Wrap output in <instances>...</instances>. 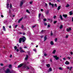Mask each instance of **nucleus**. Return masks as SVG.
Listing matches in <instances>:
<instances>
[{
    "label": "nucleus",
    "mask_w": 73,
    "mask_h": 73,
    "mask_svg": "<svg viewBox=\"0 0 73 73\" xmlns=\"http://www.w3.org/2000/svg\"><path fill=\"white\" fill-rule=\"evenodd\" d=\"M1 66H3V65H4L2 63H1Z\"/></svg>",
    "instance_id": "53"
},
{
    "label": "nucleus",
    "mask_w": 73,
    "mask_h": 73,
    "mask_svg": "<svg viewBox=\"0 0 73 73\" xmlns=\"http://www.w3.org/2000/svg\"><path fill=\"white\" fill-rule=\"evenodd\" d=\"M10 72V70L9 69H7L6 71H5V73H9Z\"/></svg>",
    "instance_id": "4"
},
{
    "label": "nucleus",
    "mask_w": 73,
    "mask_h": 73,
    "mask_svg": "<svg viewBox=\"0 0 73 73\" xmlns=\"http://www.w3.org/2000/svg\"><path fill=\"white\" fill-rule=\"evenodd\" d=\"M56 50H54V51L52 52V53L53 54H55V53H56Z\"/></svg>",
    "instance_id": "23"
},
{
    "label": "nucleus",
    "mask_w": 73,
    "mask_h": 73,
    "mask_svg": "<svg viewBox=\"0 0 73 73\" xmlns=\"http://www.w3.org/2000/svg\"><path fill=\"white\" fill-rule=\"evenodd\" d=\"M20 52H21V53H24L25 52V51H24V50H20Z\"/></svg>",
    "instance_id": "21"
},
{
    "label": "nucleus",
    "mask_w": 73,
    "mask_h": 73,
    "mask_svg": "<svg viewBox=\"0 0 73 73\" xmlns=\"http://www.w3.org/2000/svg\"><path fill=\"white\" fill-rule=\"evenodd\" d=\"M42 12V11H43V9H41L40 10Z\"/></svg>",
    "instance_id": "62"
},
{
    "label": "nucleus",
    "mask_w": 73,
    "mask_h": 73,
    "mask_svg": "<svg viewBox=\"0 0 73 73\" xmlns=\"http://www.w3.org/2000/svg\"><path fill=\"white\" fill-rule=\"evenodd\" d=\"M19 49H17V52H19Z\"/></svg>",
    "instance_id": "51"
},
{
    "label": "nucleus",
    "mask_w": 73,
    "mask_h": 73,
    "mask_svg": "<svg viewBox=\"0 0 73 73\" xmlns=\"http://www.w3.org/2000/svg\"><path fill=\"white\" fill-rule=\"evenodd\" d=\"M69 7V4L67 5L66 6V7H67V8Z\"/></svg>",
    "instance_id": "31"
},
{
    "label": "nucleus",
    "mask_w": 73,
    "mask_h": 73,
    "mask_svg": "<svg viewBox=\"0 0 73 73\" xmlns=\"http://www.w3.org/2000/svg\"><path fill=\"white\" fill-rule=\"evenodd\" d=\"M70 13V16H71V15H73V13L72 12V11H70L69 12Z\"/></svg>",
    "instance_id": "19"
},
{
    "label": "nucleus",
    "mask_w": 73,
    "mask_h": 73,
    "mask_svg": "<svg viewBox=\"0 0 73 73\" xmlns=\"http://www.w3.org/2000/svg\"><path fill=\"white\" fill-rule=\"evenodd\" d=\"M45 13L46 15H48V13H49V11H48V10H47L45 11Z\"/></svg>",
    "instance_id": "17"
},
{
    "label": "nucleus",
    "mask_w": 73,
    "mask_h": 73,
    "mask_svg": "<svg viewBox=\"0 0 73 73\" xmlns=\"http://www.w3.org/2000/svg\"><path fill=\"white\" fill-rule=\"evenodd\" d=\"M71 30H72V28H68L66 29V31L67 32H69Z\"/></svg>",
    "instance_id": "7"
},
{
    "label": "nucleus",
    "mask_w": 73,
    "mask_h": 73,
    "mask_svg": "<svg viewBox=\"0 0 73 73\" xmlns=\"http://www.w3.org/2000/svg\"><path fill=\"white\" fill-rule=\"evenodd\" d=\"M72 22H73V17L72 18Z\"/></svg>",
    "instance_id": "64"
},
{
    "label": "nucleus",
    "mask_w": 73,
    "mask_h": 73,
    "mask_svg": "<svg viewBox=\"0 0 73 73\" xmlns=\"http://www.w3.org/2000/svg\"><path fill=\"white\" fill-rule=\"evenodd\" d=\"M63 59L64 60H66V58H63Z\"/></svg>",
    "instance_id": "48"
},
{
    "label": "nucleus",
    "mask_w": 73,
    "mask_h": 73,
    "mask_svg": "<svg viewBox=\"0 0 73 73\" xmlns=\"http://www.w3.org/2000/svg\"><path fill=\"white\" fill-rule=\"evenodd\" d=\"M50 44L51 45H54V43L53 41H51L50 42Z\"/></svg>",
    "instance_id": "14"
},
{
    "label": "nucleus",
    "mask_w": 73,
    "mask_h": 73,
    "mask_svg": "<svg viewBox=\"0 0 73 73\" xmlns=\"http://www.w3.org/2000/svg\"><path fill=\"white\" fill-rule=\"evenodd\" d=\"M18 26V25H15V28H17V27Z\"/></svg>",
    "instance_id": "57"
},
{
    "label": "nucleus",
    "mask_w": 73,
    "mask_h": 73,
    "mask_svg": "<svg viewBox=\"0 0 73 73\" xmlns=\"http://www.w3.org/2000/svg\"><path fill=\"white\" fill-rule=\"evenodd\" d=\"M29 57L28 56V55H26V56L25 58V60H28Z\"/></svg>",
    "instance_id": "8"
},
{
    "label": "nucleus",
    "mask_w": 73,
    "mask_h": 73,
    "mask_svg": "<svg viewBox=\"0 0 73 73\" xmlns=\"http://www.w3.org/2000/svg\"><path fill=\"white\" fill-rule=\"evenodd\" d=\"M26 40V38L25 36H23V37L20 38L19 40V43H21L22 41L23 42H24Z\"/></svg>",
    "instance_id": "2"
},
{
    "label": "nucleus",
    "mask_w": 73,
    "mask_h": 73,
    "mask_svg": "<svg viewBox=\"0 0 73 73\" xmlns=\"http://www.w3.org/2000/svg\"><path fill=\"white\" fill-rule=\"evenodd\" d=\"M59 70H62V68H61V67H59Z\"/></svg>",
    "instance_id": "33"
},
{
    "label": "nucleus",
    "mask_w": 73,
    "mask_h": 73,
    "mask_svg": "<svg viewBox=\"0 0 73 73\" xmlns=\"http://www.w3.org/2000/svg\"><path fill=\"white\" fill-rule=\"evenodd\" d=\"M57 21H54V24H56V23H57Z\"/></svg>",
    "instance_id": "30"
},
{
    "label": "nucleus",
    "mask_w": 73,
    "mask_h": 73,
    "mask_svg": "<svg viewBox=\"0 0 73 73\" xmlns=\"http://www.w3.org/2000/svg\"><path fill=\"white\" fill-rule=\"evenodd\" d=\"M9 73H15V72L13 71V70H12L11 71H10Z\"/></svg>",
    "instance_id": "20"
},
{
    "label": "nucleus",
    "mask_w": 73,
    "mask_h": 73,
    "mask_svg": "<svg viewBox=\"0 0 73 73\" xmlns=\"http://www.w3.org/2000/svg\"><path fill=\"white\" fill-rule=\"evenodd\" d=\"M7 8H9V6H7Z\"/></svg>",
    "instance_id": "63"
},
{
    "label": "nucleus",
    "mask_w": 73,
    "mask_h": 73,
    "mask_svg": "<svg viewBox=\"0 0 73 73\" xmlns=\"http://www.w3.org/2000/svg\"><path fill=\"white\" fill-rule=\"evenodd\" d=\"M21 28H22V29H23V28H24V25H22Z\"/></svg>",
    "instance_id": "35"
},
{
    "label": "nucleus",
    "mask_w": 73,
    "mask_h": 73,
    "mask_svg": "<svg viewBox=\"0 0 73 73\" xmlns=\"http://www.w3.org/2000/svg\"><path fill=\"white\" fill-rule=\"evenodd\" d=\"M23 18H22L19 20L18 21V23H20V21H22V20H23Z\"/></svg>",
    "instance_id": "11"
},
{
    "label": "nucleus",
    "mask_w": 73,
    "mask_h": 73,
    "mask_svg": "<svg viewBox=\"0 0 73 73\" xmlns=\"http://www.w3.org/2000/svg\"><path fill=\"white\" fill-rule=\"evenodd\" d=\"M23 66V67L25 68H26V69L27 70L29 69H30V68H32L31 66H30V67H29V66H27V63H26L25 62L19 65L18 66V68H21V66Z\"/></svg>",
    "instance_id": "1"
},
{
    "label": "nucleus",
    "mask_w": 73,
    "mask_h": 73,
    "mask_svg": "<svg viewBox=\"0 0 73 73\" xmlns=\"http://www.w3.org/2000/svg\"><path fill=\"white\" fill-rule=\"evenodd\" d=\"M33 51H34V52H36V49H34L33 50Z\"/></svg>",
    "instance_id": "58"
},
{
    "label": "nucleus",
    "mask_w": 73,
    "mask_h": 73,
    "mask_svg": "<svg viewBox=\"0 0 73 73\" xmlns=\"http://www.w3.org/2000/svg\"><path fill=\"white\" fill-rule=\"evenodd\" d=\"M9 13H11V9H9Z\"/></svg>",
    "instance_id": "40"
},
{
    "label": "nucleus",
    "mask_w": 73,
    "mask_h": 73,
    "mask_svg": "<svg viewBox=\"0 0 73 73\" xmlns=\"http://www.w3.org/2000/svg\"><path fill=\"white\" fill-rule=\"evenodd\" d=\"M62 16L64 17L65 19H66L68 17V15L66 14H63Z\"/></svg>",
    "instance_id": "6"
},
{
    "label": "nucleus",
    "mask_w": 73,
    "mask_h": 73,
    "mask_svg": "<svg viewBox=\"0 0 73 73\" xmlns=\"http://www.w3.org/2000/svg\"><path fill=\"white\" fill-rule=\"evenodd\" d=\"M60 9H61V6H58V9H57L58 11H59V10H60Z\"/></svg>",
    "instance_id": "16"
},
{
    "label": "nucleus",
    "mask_w": 73,
    "mask_h": 73,
    "mask_svg": "<svg viewBox=\"0 0 73 73\" xmlns=\"http://www.w3.org/2000/svg\"><path fill=\"white\" fill-rule=\"evenodd\" d=\"M12 54H11L10 55V58H12Z\"/></svg>",
    "instance_id": "49"
},
{
    "label": "nucleus",
    "mask_w": 73,
    "mask_h": 73,
    "mask_svg": "<svg viewBox=\"0 0 73 73\" xmlns=\"http://www.w3.org/2000/svg\"><path fill=\"white\" fill-rule=\"evenodd\" d=\"M49 5H52L53 7H54V4H52L51 2L49 3Z\"/></svg>",
    "instance_id": "10"
},
{
    "label": "nucleus",
    "mask_w": 73,
    "mask_h": 73,
    "mask_svg": "<svg viewBox=\"0 0 73 73\" xmlns=\"http://www.w3.org/2000/svg\"><path fill=\"white\" fill-rule=\"evenodd\" d=\"M50 61L52 62V60L51 59H50Z\"/></svg>",
    "instance_id": "50"
},
{
    "label": "nucleus",
    "mask_w": 73,
    "mask_h": 73,
    "mask_svg": "<svg viewBox=\"0 0 73 73\" xmlns=\"http://www.w3.org/2000/svg\"><path fill=\"white\" fill-rule=\"evenodd\" d=\"M55 7H57V4H55V5H54Z\"/></svg>",
    "instance_id": "43"
},
{
    "label": "nucleus",
    "mask_w": 73,
    "mask_h": 73,
    "mask_svg": "<svg viewBox=\"0 0 73 73\" xmlns=\"http://www.w3.org/2000/svg\"><path fill=\"white\" fill-rule=\"evenodd\" d=\"M23 35H25V33H23Z\"/></svg>",
    "instance_id": "61"
},
{
    "label": "nucleus",
    "mask_w": 73,
    "mask_h": 73,
    "mask_svg": "<svg viewBox=\"0 0 73 73\" xmlns=\"http://www.w3.org/2000/svg\"><path fill=\"white\" fill-rule=\"evenodd\" d=\"M41 13H40L38 14V18H40V16H41Z\"/></svg>",
    "instance_id": "29"
},
{
    "label": "nucleus",
    "mask_w": 73,
    "mask_h": 73,
    "mask_svg": "<svg viewBox=\"0 0 73 73\" xmlns=\"http://www.w3.org/2000/svg\"><path fill=\"white\" fill-rule=\"evenodd\" d=\"M54 19H56V16H54Z\"/></svg>",
    "instance_id": "55"
},
{
    "label": "nucleus",
    "mask_w": 73,
    "mask_h": 73,
    "mask_svg": "<svg viewBox=\"0 0 73 73\" xmlns=\"http://www.w3.org/2000/svg\"><path fill=\"white\" fill-rule=\"evenodd\" d=\"M54 57L55 58V59L56 60H58V59H59V58L58 57H57V56L55 55L54 56Z\"/></svg>",
    "instance_id": "5"
},
{
    "label": "nucleus",
    "mask_w": 73,
    "mask_h": 73,
    "mask_svg": "<svg viewBox=\"0 0 73 73\" xmlns=\"http://www.w3.org/2000/svg\"><path fill=\"white\" fill-rule=\"evenodd\" d=\"M49 70L50 72H51V71H52V68L51 67L49 68Z\"/></svg>",
    "instance_id": "24"
},
{
    "label": "nucleus",
    "mask_w": 73,
    "mask_h": 73,
    "mask_svg": "<svg viewBox=\"0 0 73 73\" xmlns=\"http://www.w3.org/2000/svg\"><path fill=\"white\" fill-rule=\"evenodd\" d=\"M14 49L15 50H16L17 49V46H14Z\"/></svg>",
    "instance_id": "26"
},
{
    "label": "nucleus",
    "mask_w": 73,
    "mask_h": 73,
    "mask_svg": "<svg viewBox=\"0 0 73 73\" xmlns=\"http://www.w3.org/2000/svg\"><path fill=\"white\" fill-rule=\"evenodd\" d=\"M60 19L61 20H63V18H62V17L61 15H60Z\"/></svg>",
    "instance_id": "15"
},
{
    "label": "nucleus",
    "mask_w": 73,
    "mask_h": 73,
    "mask_svg": "<svg viewBox=\"0 0 73 73\" xmlns=\"http://www.w3.org/2000/svg\"><path fill=\"white\" fill-rule=\"evenodd\" d=\"M44 55L45 56H47V54H46L45 53V54H44Z\"/></svg>",
    "instance_id": "46"
},
{
    "label": "nucleus",
    "mask_w": 73,
    "mask_h": 73,
    "mask_svg": "<svg viewBox=\"0 0 73 73\" xmlns=\"http://www.w3.org/2000/svg\"><path fill=\"white\" fill-rule=\"evenodd\" d=\"M44 30H42L41 31V32L42 33L43 32H44Z\"/></svg>",
    "instance_id": "56"
},
{
    "label": "nucleus",
    "mask_w": 73,
    "mask_h": 73,
    "mask_svg": "<svg viewBox=\"0 0 73 73\" xmlns=\"http://www.w3.org/2000/svg\"><path fill=\"white\" fill-rule=\"evenodd\" d=\"M63 27V25H61L60 27V29H62Z\"/></svg>",
    "instance_id": "22"
},
{
    "label": "nucleus",
    "mask_w": 73,
    "mask_h": 73,
    "mask_svg": "<svg viewBox=\"0 0 73 73\" xmlns=\"http://www.w3.org/2000/svg\"><path fill=\"white\" fill-rule=\"evenodd\" d=\"M36 27V25H35L33 26L32 28H35V27Z\"/></svg>",
    "instance_id": "42"
},
{
    "label": "nucleus",
    "mask_w": 73,
    "mask_h": 73,
    "mask_svg": "<svg viewBox=\"0 0 73 73\" xmlns=\"http://www.w3.org/2000/svg\"><path fill=\"white\" fill-rule=\"evenodd\" d=\"M48 27V28H49L50 27V25H47Z\"/></svg>",
    "instance_id": "47"
},
{
    "label": "nucleus",
    "mask_w": 73,
    "mask_h": 73,
    "mask_svg": "<svg viewBox=\"0 0 73 73\" xmlns=\"http://www.w3.org/2000/svg\"><path fill=\"white\" fill-rule=\"evenodd\" d=\"M9 68H12V65L11 64H10L9 66Z\"/></svg>",
    "instance_id": "27"
},
{
    "label": "nucleus",
    "mask_w": 73,
    "mask_h": 73,
    "mask_svg": "<svg viewBox=\"0 0 73 73\" xmlns=\"http://www.w3.org/2000/svg\"><path fill=\"white\" fill-rule=\"evenodd\" d=\"M69 64H70V63H69V62H68V61H66L65 62V64H66V65H69Z\"/></svg>",
    "instance_id": "9"
},
{
    "label": "nucleus",
    "mask_w": 73,
    "mask_h": 73,
    "mask_svg": "<svg viewBox=\"0 0 73 73\" xmlns=\"http://www.w3.org/2000/svg\"><path fill=\"white\" fill-rule=\"evenodd\" d=\"M32 3H33V2H32V1L30 2V4H32Z\"/></svg>",
    "instance_id": "41"
},
{
    "label": "nucleus",
    "mask_w": 73,
    "mask_h": 73,
    "mask_svg": "<svg viewBox=\"0 0 73 73\" xmlns=\"http://www.w3.org/2000/svg\"><path fill=\"white\" fill-rule=\"evenodd\" d=\"M0 70H4V68H1L0 69Z\"/></svg>",
    "instance_id": "39"
},
{
    "label": "nucleus",
    "mask_w": 73,
    "mask_h": 73,
    "mask_svg": "<svg viewBox=\"0 0 73 73\" xmlns=\"http://www.w3.org/2000/svg\"><path fill=\"white\" fill-rule=\"evenodd\" d=\"M43 21H46V19H43Z\"/></svg>",
    "instance_id": "37"
},
{
    "label": "nucleus",
    "mask_w": 73,
    "mask_h": 73,
    "mask_svg": "<svg viewBox=\"0 0 73 73\" xmlns=\"http://www.w3.org/2000/svg\"><path fill=\"white\" fill-rule=\"evenodd\" d=\"M71 54H72V55H73V52H71L70 53Z\"/></svg>",
    "instance_id": "52"
},
{
    "label": "nucleus",
    "mask_w": 73,
    "mask_h": 73,
    "mask_svg": "<svg viewBox=\"0 0 73 73\" xmlns=\"http://www.w3.org/2000/svg\"><path fill=\"white\" fill-rule=\"evenodd\" d=\"M45 6H46V7H47V6H48V4L47 3H45Z\"/></svg>",
    "instance_id": "45"
},
{
    "label": "nucleus",
    "mask_w": 73,
    "mask_h": 73,
    "mask_svg": "<svg viewBox=\"0 0 73 73\" xmlns=\"http://www.w3.org/2000/svg\"><path fill=\"white\" fill-rule=\"evenodd\" d=\"M50 34L51 36H53V32H52V31H51V33Z\"/></svg>",
    "instance_id": "28"
},
{
    "label": "nucleus",
    "mask_w": 73,
    "mask_h": 73,
    "mask_svg": "<svg viewBox=\"0 0 73 73\" xmlns=\"http://www.w3.org/2000/svg\"><path fill=\"white\" fill-rule=\"evenodd\" d=\"M27 53H28V54H29H29H30L31 53H30V52L28 51V52H27Z\"/></svg>",
    "instance_id": "38"
},
{
    "label": "nucleus",
    "mask_w": 73,
    "mask_h": 73,
    "mask_svg": "<svg viewBox=\"0 0 73 73\" xmlns=\"http://www.w3.org/2000/svg\"><path fill=\"white\" fill-rule=\"evenodd\" d=\"M12 7V4L10 5V8H11Z\"/></svg>",
    "instance_id": "44"
},
{
    "label": "nucleus",
    "mask_w": 73,
    "mask_h": 73,
    "mask_svg": "<svg viewBox=\"0 0 73 73\" xmlns=\"http://www.w3.org/2000/svg\"><path fill=\"white\" fill-rule=\"evenodd\" d=\"M55 42H57V38H56L55 39Z\"/></svg>",
    "instance_id": "34"
},
{
    "label": "nucleus",
    "mask_w": 73,
    "mask_h": 73,
    "mask_svg": "<svg viewBox=\"0 0 73 73\" xmlns=\"http://www.w3.org/2000/svg\"><path fill=\"white\" fill-rule=\"evenodd\" d=\"M1 17L2 18L4 17V16H3V15H1Z\"/></svg>",
    "instance_id": "60"
},
{
    "label": "nucleus",
    "mask_w": 73,
    "mask_h": 73,
    "mask_svg": "<svg viewBox=\"0 0 73 73\" xmlns=\"http://www.w3.org/2000/svg\"><path fill=\"white\" fill-rule=\"evenodd\" d=\"M3 30L4 31H5V26H3Z\"/></svg>",
    "instance_id": "25"
},
{
    "label": "nucleus",
    "mask_w": 73,
    "mask_h": 73,
    "mask_svg": "<svg viewBox=\"0 0 73 73\" xmlns=\"http://www.w3.org/2000/svg\"><path fill=\"white\" fill-rule=\"evenodd\" d=\"M44 41H46V40H47V37H46V36H45L44 37Z\"/></svg>",
    "instance_id": "13"
},
{
    "label": "nucleus",
    "mask_w": 73,
    "mask_h": 73,
    "mask_svg": "<svg viewBox=\"0 0 73 73\" xmlns=\"http://www.w3.org/2000/svg\"><path fill=\"white\" fill-rule=\"evenodd\" d=\"M44 24L45 26H46V25H47V23H44Z\"/></svg>",
    "instance_id": "32"
},
{
    "label": "nucleus",
    "mask_w": 73,
    "mask_h": 73,
    "mask_svg": "<svg viewBox=\"0 0 73 73\" xmlns=\"http://www.w3.org/2000/svg\"><path fill=\"white\" fill-rule=\"evenodd\" d=\"M26 12L28 13H29V11L28 9L26 10Z\"/></svg>",
    "instance_id": "36"
},
{
    "label": "nucleus",
    "mask_w": 73,
    "mask_h": 73,
    "mask_svg": "<svg viewBox=\"0 0 73 73\" xmlns=\"http://www.w3.org/2000/svg\"><path fill=\"white\" fill-rule=\"evenodd\" d=\"M67 68L68 69H70L69 70H72V68H73V67H70V68L69 67H68Z\"/></svg>",
    "instance_id": "12"
},
{
    "label": "nucleus",
    "mask_w": 73,
    "mask_h": 73,
    "mask_svg": "<svg viewBox=\"0 0 73 73\" xmlns=\"http://www.w3.org/2000/svg\"><path fill=\"white\" fill-rule=\"evenodd\" d=\"M68 35H66V38H68Z\"/></svg>",
    "instance_id": "59"
},
{
    "label": "nucleus",
    "mask_w": 73,
    "mask_h": 73,
    "mask_svg": "<svg viewBox=\"0 0 73 73\" xmlns=\"http://www.w3.org/2000/svg\"><path fill=\"white\" fill-rule=\"evenodd\" d=\"M46 66L47 68H49L50 66L49 64H48L46 65Z\"/></svg>",
    "instance_id": "18"
},
{
    "label": "nucleus",
    "mask_w": 73,
    "mask_h": 73,
    "mask_svg": "<svg viewBox=\"0 0 73 73\" xmlns=\"http://www.w3.org/2000/svg\"><path fill=\"white\" fill-rule=\"evenodd\" d=\"M20 48V50H22V48L21 47H20L19 48Z\"/></svg>",
    "instance_id": "54"
},
{
    "label": "nucleus",
    "mask_w": 73,
    "mask_h": 73,
    "mask_svg": "<svg viewBox=\"0 0 73 73\" xmlns=\"http://www.w3.org/2000/svg\"><path fill=\"white\" fill-rule=\"evenodd\" d=\"M24 3V0H23L22 1H21V3H20V6L21 7H22L23 5V4Z\"/></svg>",
    "instance_id": "3"
}]
</instances>
